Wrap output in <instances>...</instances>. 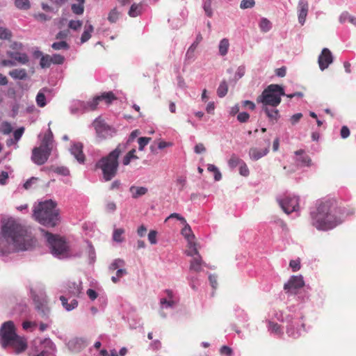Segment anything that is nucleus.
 Masks as SVG:
<instances>
[{"mask_svg":"<svg viewBox=\"0 0 356 356\" xmlns=\"http://www.w3.org/2000/svg\"><path fill=\"white\" fill-rule=\"evenodd\" d=\"M15 4L17 8L21 10H28L31 7L29 0H15Z\"/></svg>","mask_w":356,"mask_h":356,"instance_id":"obj_39","label":"nucleus"},{"mask_svg":"<svg viewBox=\"0 0 356 356\" xmlns=\"http://www.w3.org/2000/svg\"><path fill=\"white\" fill-rule=\"evenodd\" d=\"M284 95V90L282 86L277 84H270L257 97V102L261 103L262 106L277 107L281 102V97Z\"/></svg>","mask_w":356,"mask_h":356,"instance_id":"obj_5","label":"nucleus"},{"mask_svg":"<svg viewBox=\"0 0 356 356\" xmlns=\"http://www.w3.org/2000/svg\"><path fill=\"white\" fill-rule=\"evenodd\" d=\"M194 151L196 154H201L206 151V148L204 144L198 143L195 146Z\"/></svg>","mask_w":356,"mask_h":356,"instance_id":"obj_62","label":"nucleus"},{"mask_svg":"<svg viewBox=\"0 0 356 356\" xmlns=\"http://www.w3.org/2000/svg\"><path fill=\"white\" fill-rule=\"evenodd\" d=\"M207 170L209 172H212L214 173V179L216 181H219L222 178V175L218 168L213 165V164H209L207 167Z\"/></svg>","mask_w":356,"mask_h":356,"instance_id":"obj_38","label":"nucleus"},{"mask_svg":"<svg viewBox=\"0 0 356 356\" xmlns=\"http://www.w3.org/2000/svg\"><path fill=\"white\" fill-rule=\"evenodd\" d=\"M9 75L14 79L24 80L27 77L25 69H15L9 72Z\"/></svg>","mask_w":356,"mask_h":356,"instance_id":"obj_24","label":"nucleus"},{"mask_svg":"<svg viewBox=\"0 0 356 356\" xmlns=\"http://www.w3.org/2000/svg\"><path fill=\"white\" fill-rule=\"evenodd\" d=\"M51 150V139L49 136H44L40 145L34 147L32 150V161L38 165L44 164L47 161Z\"/></svg>","mask_w":356,"mask_h":356,"instance_id":"obj_6","label":"nucleus"},{"mask_svg":"<svg viewBox=\"0 0 356 356\" xmlns=\"http://www.w3.org/2000/svg\"><path fill=\"white\" fill-rule=\"evenodd\" d=\"M51 63L53 64H57V65H61L64 63L65 58L64 56L60 55V54H53L51 56Z\"/></svg>","mask_w":356,"mask_h":356,"instance_id":"obj_50","label":"nucleus"},{"mask_svg":"<svg viewBox=\"0 0 356 356\" xmlns=\"http://www.w3.org/2000/svg\"><path fill=\"white\" fill-rule=\"evenodd\" d=\"M250 118V115L246 112L239 113L237 115V120L240 122H246Z\"/></svg>","mask_w":356,"mask_h":356,"instance_id":"obj_54","label":"nucleus"},{"mask_svg":"<svg viewBox=\"0 0 356 356\" xmlns=\"http://www.w3.org/2000/svg\"><path fill=\"white\" fill-rule=\"evenodd\" d=\"M302 115L300 113H296L291 117L290 121L292 124H296L302 118Z\"/></svg>","mask_w":356,"mask_h":356,"instance_id":"obj_61","label":"nucleus"},{"mask_svg":"<svg viewBox=\"0 0 356 356\" xmlns=\"http://www.w3.org/2000/svg\"><path fill=\"white\" fill-rule=\"evenodd\" d=\"M125 264V262L123 259H117L113 261V262L110 265L109 270H115L118 269L120 267H123Z\"/></svg>","mask_w":356,"mask_h":356,"instance_id":"obj_44","label":"nucleus"},{"mask_svg":"<svg viewBox=\"0 0 356 356\" xmlns=\"http://www.w3.org/2000/svg\"><path fill=\"white\" fill-rule=\"evenodd\" d=\"M35 243V239L27 229L13 219L8 220L1 227L0 252L7 254L19 250H27Z\"/></svg>","mask_w":356,"mask_h":356,"instance_id":"obj_1","label":"nucleus"},{"mask_svg":"<svg viewBox=\"0 0 356 356\" xmlns=\"http://www.w3.org/2000/svg\"><path fill=\"white\" fill-rule=\"evenodd\" d=\"M35 220L46 227H54L59 221V211L56 203L51 200L40 202L33 209Z\"/></svg>","mask_w":356,"mask_h":356,"instance_id":"obj_3","label":"nucleus"},{"mask_svg":"<svg viewBox=\"0 0 356 356\" xmlns=\"http://www.w3.org/2000/svg\"><path fill=\"white\" fill-rule=\"evenodd\" d=\"M101 100L100 96H97L95 98H93L91 101H89L87 102V106L86 108L94 111L97 109V106Z\"/></svg>","mask_w":356,"mask_h":356,"instance_id":"obj_35","label":"nucleus"},{"mask_svg":"<svg viewBox=\"0 0 356 356\" xmlns=\"http://www.w3.org/2000/svg\"><path fill=\"white\" fill-rule=\"evenodd\" d=\"M72 11L76 15H82L84 11V4L74 3L71 6Z\"/></svg>","mask_w":356,"mask_h":356,"instance_id":"obj_46","label":"nucleus"},{"mask_svg":"<svg viewBox=\"0 0 356 356\" xmlns=\"http://www.w3.org/2000/svg\"><path fill=\"white\" fill-rule=\"evenodd\" d=\"M13 131V127L10 123L3 122L0 125V131L5 135L9 134Z\"/></svg>","mask_w":356,"mask_h":356,"instance_id":"obj_41","label":"nucleus"},{"mask_svg":"<svg viewBox=\"0 0 356 356\" xmlns=\"http://www.w3.org/2000/svg\"><path fill=\"white\" fill-rule=\"evenodd\" d=\"M8 346L12 347L15 352L18 354L26 350L27 348V343L24 338L17 335V337L9 343Z\"/></svg>","mask_w":356,"mask_h":356,"instance_id":"obj_14","label":"nucleus"},{"mask_svg":"<svg viewBox=\"0 0 356 356\" xmlns=\"http://www.w3.org/2000/svg\"><path fill=\"white\" fill-rule=\"evenodd\" d=\"M94 31V27L92 24H87L85 26V30L83 33H82L81 38V43H84L87 42L90 38H91V33Z\"/></svg>","mask_w":356,"mask_h":356,"instance_id":"obj_26","label":"nucleus"},{"mask_svg":"<svg viewBox=\"0 0 356 356\" xmlns=\"http://www.w3.org/2000/svg\"><path fill=\"white\" fill-rule=\"evenodd\" d=\"M97 136L101 139H105L108 135L111 130L110 127L104 123V121L96 119L92 124Z\"/></svg>","mask_w":356,"mask_h":356,"instance_id":"obj_11","label":"nucleus"},{"mask_svg":"<svg viewBox=\"0 0 356 356\" xmlns=\"http://www.w3.org/2000/svg\"><path fill=\"white\" fill-rule=\"evenodd\" d=\"M120 16V13L117 10L116 8L112 9L108 16V20L111 23H115L118 19Z\"/></svg>","mask_w":356,"mask_h":356,"instance_id":"obj_43","label":"nucleus"},{"mask_svg":"<svg viewBox=\"0 0 356 356\" xmlns=\"http://www.w3.org/2000/svg\"><path fill=\"white\" fill-rule=\"evenodd\" d=\"M82 26V22L80 20H70L68 24L70 29L76 31Z\"/></svg>","mask_w":356,"mask_h":356,"instance_id":"obj_53","label":"nucleus"},{"mask_svg":"<svg viewBox=\"0 0 356 356\" xmlns=\"http://www.w3.org/2000/svg\"><path fill=\"white\" fill-rule=\"evenodd\" d=\"M181 234L188 241V250H189L190 243H195L194 241L195 236L192 233L191 227L188 225H186L181 229Z\"/></svg>","mask_w":356,"mask_h":356,"instance_id":"obj_23","label":"nucleus"},{"mask_svg":"<svg viewBox=\"0 0 356 356\" xmlns=\"http://www.w3.org/2000/svg\"><path fill=\"white\" fill-rule=\"evenodd\" d=\"M45 236L54 255L60 257L67 254L68 247L63 238L48 232H45Z\"/></svg>","mask_w":356,"mask_h":356,"instance_id":"obj_7","label":"nucleus"},{"mask_svg":"<svg viewBox=\"0 0 356 356\" xmlns=\"http://www.w3.org/2000/svg\"><path fill=\"white\" fill-rule=\"evenodd\" d=\"M309 10V3L307 0H300L298 4V22L301 25L305 22Z\"/></svg>","mask_w":356,"mask_h":356,"instance_id":"obj_16","label":"nucleus"},{"mask_svg":"<svg viewBox=\"0 0 356 356\" xmlns=\"http://www.w3.org/2000/svg\"><path fill=\"white\" fill-rule=\"evenodd\" d=\"M275 108L270 107V106H262V111H264L272 124L276 123L280 117L279 111Z\"/></svg>","mask_w":356,"mask_h":356,"instance_id":"obj_17","label":"nucleus"},{"mask_svg":"<svg viewBox=\"0 0 356 356\" xmlns=\"http://www.w3.org/2000/svg\"><path fill=\"white\" fill-rule=\"evenodd\" d=\"M105 208L108 212H113L116 209V204L114 202L108 201L105 205Z\"/></svg>","mask_w":356,"mask_h":356,"instance_id":"obj_60","label":"nucleus"},{"mask_svg":"<svg viewBox=\"0 0 356 356\" xmlns=\"http://www.w3.org/2000/svg\"><path fill=\"white\" fill-rule=\"evenodd\" d=\"M70 152L80 163H84L86 157L83 152V145L81 143L74 144L70 148Z\"/></svg>","mask_w":356,"mask_h":356,"instance_id":"obj_18","label":"nucleus"},{"mask_svg":"<svg viewBox=\"0 0 356 356\" xmlns=\"http://www.w3.org/2000/svg\"><path fill=\"white\" fill-rule=\"evenodd\" d=\"M24 132V127H20V128L16 129L13 134L15 140L17 142L22 136Z\"/></svg>","mask_w":356,"mask_h":356,"instance_id":"obj_56","label":"nucleus"},{"mask_svg":"<svg viewBox=\"0 0 356 356\" xmlns=\"http://www.w3.org/2000/svg\"><path fill=\"white\" fill-rule=\"evenodd\" d=\"M259 28L262 32L266 33L271 29L272 24L267 18L263 17L259 22Z\"/></svg>","mask_w":356,"mask_h":356,"instance_id":"obj_31","label":"nucleus"},{"mask_svg":"<svg viewBox=\"0 0 356 356\" xmlns=\"http://www.w3.org/2000/svg\"><path fill=\"white\" fill-rule=\"evenodd\" d=\"M227 92H228V85L225 81H222L220 83V85L217 89V94H218V97H223L227 95Z\"/></svg>","mask_w":356,"mask_h":356,"instance_id":"obj_33","label":"nucleus"},{"mask_svg":"<svg viewBox=\"0 0 356 356\" xmlns=\"http://www.w3.org/2000/svg\"><path fill=\"white\" fill-rule=\"evenodd\" d=\"M81 284V282H79L78 283L75 282H70L67 284L68 293L71 294L72 296L79 297L82 289Z\"/></svg>","mask_w":356,"mask_h":356,"instance_id":"obj_21","label":"nucleus"},{"mask_svg":"<svg viewBox=\"0 0 356 356\" xmlns=\"http://www.w3.org/2000/svg\"><path fill=\"white\" fill-rule=\"evenodd\" d=\"M239 174L243 177H248L250 175L249 168L244 161L239 165Z\"/></svg>","mask_w":356,"mask_h":356,"instance_id":"obj_51","label":"nucleus"},{"mask_svg":"<svg viewBox=\"0 0 356 356\" xmlns=\"http://www.w3.org/2000/svg\"><path fill=\"white\" fill-rule=\"evenodd\" d=\"M156 232L154 230H152L148 234V239L151 244H156L157 243L156 240Z\"/></svg>","mask_w":356,"mask_h":356,"instance_id":"obj_57","label":"nucleus"},{"mask_svg":"<svg viewBox=\"0 0 356 356\" xmlns=\"http://www.w3.org/2000/svg\"><path fill=\"white\" fill-rule=\"evenodd\" d=\"M170 218H176L180 221H181L183 223H186V220L184 217H182L181 216H180L179 213H171L166 219H165V222L168 221V220H170Z\"/></svg>","mask_w":356,"mask_h":356,"instance_id":"obj_58","label":"nucleus"},{"mask_svg":"<svg viewBox=\"0 0 356 356\" xmlns=\"http://www.w3.org/2000/svg\"><path fill=\"white\" fill-rule=\"evenodd\" d=\"M289 266L292 268L293 272H296L300 268V262L298 259L291 260Z\"/></svg>","mask_w":356,"mask_h":356,"instance_id":"obj_55","label":"nucleus"},{"mask_svg":"<svg viewBox=\"0 0 356 356\" xmlns=\"http://www.w3.org/2000/svg\"><path fill=\"white\" fill-rule=\"evenodd\" d=\"M151 138L140 137L138 139L139 150H143L144 147L149 143Z\"/></svg>","mask_w":356,"mask_h":356,"instance_id":"obj_49","label":"nucleus"},{"mask_svg":"<svg viewBox=\"0 0 356 356\" xmlns=\"http://www.w3.org/2000/svg\"><path fill=\"white\" fill-rule=\"evenodd\" d=\"M229 47V42L228 39L223 38L220 40L219 44V53L221 56H224L227 54Z\"/></svg>","mask_w":356,"mask_h":356,"instance_id":"obj_28","label":"nucleus"},{"mask_svg":"<svg viewBox=\"0 0 356 356\" xmlns=\"http://www.w3.org/2000/svg\"><path fill=\"white\" fill-rule=\"evenodd\" d=\"M348 21L350 23L356 25V17L350 15L348 12H343L339 17V22L344 23Z\"/></svg>","mask_w":356,"mask_h":356,"instance_id":"obj_29","label":"nucleus"},{"mask_svg":"<svg viewBox=\"0 0 356 356\" xmlns=\"http://www.w3.org/2000/svg\"><path fill=\"white\" fill-rule=\"evenodd\" d=\"M51 47L54 50H60V49H68L70 48V46L65 41H60V42H54L51 44Z\"/></svg>","mask_w":356,"mask_h":356,"instance_id":"obj_42","label":"nucleus"},{"mask_svg":"<svg viewBox=\"0 0 356 356\" xmlns=\"http://www.w3.org/2000/svg\"><path fill=\"white\" fill-rule=\"evenodd\" d=\"M51 58L49 55L42 56L40 61V65L42 68H48L51 64Z\"/></svg>","mask_w":356,"mask_h":356,"instance_id":"obj_37","label":"nucleus"},{"mask_svg":"<svg viewBox=\"0 0 356 356\" xmlns=\"http://www.w3.org/2000/svg\"><path fill=\"white\" fill-rule=\"evenodd\" d=\"M304 286V281L302 276H292L287 283L284 286V289L287 291L292 289H300Z\"/></svg>","mask_w":356,"mask_h":356,"instance_id":"obj_15","label":"nucleus"},{"mask_svg":"<svg viewBox=\"0 0 356 356\" xmlns=\"http://www.w3.org/2000/svg\"><path fill=\"white\" fill-rule=\"evenodd\" d=\"M337 206L334 201L321 203L315 211L311 213L312 225L319 230H328L341 222L337 216Z\"/></svg>","mask_w":356,"mask_h":356,"instance_id":"obj_2","label":"nucleus"},{"mask_svg":"<svg viewBox=\"0 0 356 356\" xmlns=\"http://www.w3.org/2000/svg\"><path fill=\"white\" fill-rule=\"evenodd\" d=\"M37 105L39 107H44L46 105V97L43 92H39L36 96Z\"/></svg>","mask_w":356,"mask_h":356,"instance_id":"obj_47","label":"nucleus"},{"mask_svg":"<svg viewBox=\"0 0 356 356\" xmlns=\"http://www.w3.org/2000/svg\"><path fill=\"white\" fill-rule=\"evenodd\" d=\"M279 204L283 211L289 214L298 210L299 207V200L297 197H286L282 200H278Z\"/></svg>","mask_w":356,"mask_h":356,"instance_id":"obj_10","label":"nucleus"},{"mask_svg":"<svg viewBox=\"0 0 356 356\" xmlns=\"http://www.w3.org/2000/svg\"><path fill=\"white\" fill-rule=\"evenodd\" d=\"M124 233V229L122 228L116 229L114 230L113 234V241L121 243L124 241V237L122 236Z\"/></svg>","mask_w":356,"mask_h":356,"instance_id":"obj_34","label":"nucleus"},{"mask_svg":"<svg viewBox=\"0 0 356 356\" xmlns=\"http://www.w3.org/2000/svg\"><path fill=\"white\" fill-rule=\"evenodd\" d=\"M255 5L254 0H242L240 3V8L241 9L252 8Z\"/></svg>","mask_w":356,"mask_h":356,"instance_id":"obj_48","label":"nucleus"},{"mask_svg":"<svg viewBox=\"0 0 356 356\" xmlns=\"http://www.w3.org/2000/svg\"><path fill=\"white\" fill-rule=\"evenodd\" d=\"M350 136V130L346 126H343L341 129V136L342 138H346Z\"/></svg>","mask_w":356,"mask_h":356,"instance_id":"obj_64","label":"nucleus"},{"mask_svg":"<svg viewBox=\"0 0 356 356\" xmlns=\"http://www.w3.org/2000/svg\"><path fill=\"white\" fill-rule=\"evenodd\" d=\"M333 62L331 51L327 48H324L318 56V63L321 70H324Z\"/></svg>","mask_w":356,"mask_h":356,"instance_id":"obj_12","label":"nucleus"},{"mask_svg":"<svg viewBox=\"0 0 356 356\" xmlns=\"http://www.w3.org/2000/svg\"><path fill=\"white\" fill-rule=\"evenodd\" d=\"M60 300L64 308L67 311L72 310L73 309L76 308L78 305V301L76 299L72 300L70 304H68L67 302V298H66L64 296H61L60 297Z\"/></svg>","mask_w":356,"mask_h":356,"instance_id":"obj_25","label":"nucleus"},{"mask_svg":"<svg viewBox=\"0 0 356 356\" xmlns=\"http://www.w3.org/2000/svg\"><path fill=\"white\" fill-rule=\"evenodd\" d=\"M173 143L171 142H165L163 140H161L158 143V148L159 149H163L166 147H172Z\"/></svg>","mask_w":356,"mask_h":356,"instance_id":"obj_63","label":"nucleus"},{"mask_svg":"<svg viewBox=\"0 0 356 356\" xmlns=\"http://www.w3.org/2000/svg\"><path fill=\"white\" fill-rule=\"evenodd\" d=\"M12 37L11 31L4 27H0V39L10 40Z\"/></svg>","mask_w":356,"mask_h":356,"instance_id":"obj_45","label":"nucleus"},{"mask_svg":"<svg viewBox=\"0 0 356 356\" xmlns=\"http://www.w3.org/2000/svg\"><path fill=\"white\" fill-rule=\"evenodd\" d=\"M7 56L20 64L26 65L29 61V56L25 53L8 51H7Z\"/></svg>","mask_w":356,"mask_h":356,"instance_id":"obj_19","label":"nucleus"},{"mask_svg":"<svg viewBox=\"0 0 356 356\" xmlns=\"http://www.w3.org/2000/svg\"><path fill=\"white\" fill-rule=\"evenodd\" d=\"M148 191V189L144 186H131L129 188V192L131 194V197L134 199H137L139 197H141L145 195Z\"/></svg>","mask_w":356,"mask_h":356,"instance_id":"obj_22","label":"nucleus"},{"mask_svg":"<svg viewBox=\"0 0 356 356\" xmlns=\"http://www.w3.org/2000/svg\"><path fill=\"white\" fill-rule=\"evenodd\" d=\"M203 8H204L206 15L208 17H211L212 15H213L212 9H211V0H207L204 3Z\"/></svg>","mask_w":356,"mask_h":356,"instance_id":"obj_52","label":"nucleus"},{"mask_svg":"<svg viewBox=\"0 0 356 356\" xmlns=\"http://www.w3.org/2000/svg\"><path fill=\"white\" fill-rule=\"evenodd\" d=\"M13 322H5L0 330V342L3 348L8 346L9 343L17 337Z\"/></svg>","mask_w":356,"mask_h":356,"instance_id":"obj_8","label":"nucleus"},{"mask_svg":"<svg viewBox=\"0 0 356 356\" xmlns=\"http://www.w3.org/2000/svg\"><path fill=\"white\" fill-rule=\"evenodd\" d=\"M138 157L136 155V149H131L123 158L122 163L127 165L130 163L131 159H137Z\"/></svg>","mask_w":356,"mask_h":356,"instance_id":"obj_30","label":"nucleus"},{"mask_svg":"<svg viewBox=\"0 0 356 356\" xmlns=\"http://www.w3.org/2000/svg\"><path fill=\"white\" fill-rule=\"evenodd\" d=\"M220 353L222 355H231L232 353V350L227 346H223L220 348Z\"/></svg>","mask_w":356,"mask_h":356,"instance_id":"obj_59","label":"nucleus"},{"mask_svg":"<svg viewBox=\"0 0 356 356\" xmlns=\"http://www.w3.org/2000/svg\"><path fill=\"white\" fill-rule=\"evenodd\" d=\"M186 254L193 257L190 262V270L200 272L204 262L199 254L196 243H190V249L186 250Z\"/></svg>","mask_w":356,"mask_h":356,"instance_id":"obj_9","label":"nucleus"},{"mask_svg":"<svg viewBox=\"0 0 356 356\" xmlns=\"http://www.w3.org/2000/svg\"><path fill=\"white\" fill-rule=\"evenodd\" d=\"M295 154L298 156L296 162L301 166H311L312 159L305 154L303 149H299L295 152Z\"/></svg>","mask_w":356,"mask_h":356,"instance_id":"obj_20","label":"nucleus"},{"mask_svg":"<svg viewBox=\"0 0 356 356\" xmlns=\"http://www.w3.org/2000/svg\"><path fill=\"white\" fill-rule=\"evenodd\" d=\"M99 96L101 97V100H105L108 104H110L113 100L117 99L112 92H104Z\"/></svg>","mask_w":356,"mask_h":356,"instance_id":"obj_36","label":"nucleus"},{"mask_svg":"<svg viewBox=\"0 0 356 356\" xmlns=\"http://www.w3.org/2000/svg\"><path fill=\"white\" fill-rule=\"evenodd\" d=\"M243 160L240 159L236 154H232L229 159L227 163L231 169L235 168L236 166L240 165L243 163Z\"/></svg>","mask_w":356,"mask_h":356,"instance_id":"obj_27","label":"nucleus"},{"mask_svg":"<svg viewBox=\"0 0 356 356\" xmlns=\"http://www.w3.org/2000/svg\"><path fill=\"white\" fill-rule=\"evenodd\" d=\"M122 151L121 145H118L115 149L107 156H103L96 163V167L102 170L103 178L106 181L116 176L119 167L118 159Z\"/></svg>","mask_w":356,"mask_h":356,"instance_id":"obj_4","label":"nucleus"},{"mask_svg":"<svg viewBox=\"0 0 356 356\" xmlns=\"http://www.w3.org/2000/svg\"><path fill=\"white\" fill-rule=\"evenodd\" d=\"M142 9L141 4L134 3L131 5L129 11V15L131 17H135L140 15Z\"/></svg>","mask_w":356,"mask_h":356,"instance_id":"obj_32","label":"nucleus"},{"mask_svg":"<svg viewBox=\"0 0 356 356\" xmlns=\"http://www.w3.org/2000/svg\"><path fill=\"white\" fill-rule=\"evenodd\" d=\"M268 330L277 334L282 333L280 325L278 323L270 321H268Z\"/></svg>","mask_w":356,"mask_h":356,"instance_id":"obj_40","label":"nucleus"},{"mask_svg":"<svg viewBox=\"0 0 356 356\" xmlns=\"http://www.w3.org/2000/svg\"><path fill=\"white\" fill-rule=\"evenodd\" d=\"M270 140H267L266 146L264 148L251 147L249 150V156L252 160L257 161L266 156L269 152Z\"/></svg>","mask_w":356,"mask_h":356,"instance_id":"obj_13","label":"nucleus"}]
</instances>
